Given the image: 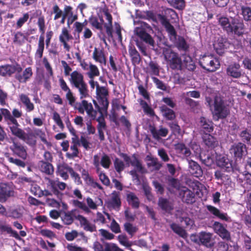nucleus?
Segmentation results:
<instances>
[{
  "label": "nucleus",
  "instance_id": "obj_1",
  "mask_svg": "<svg viewBox=\"0 0 251 251\" xmlns=\"http://www.w3.org/2000/svg\"><path fill=\"white\" fill-rule=\"evenodd\" d=\"M26 130L27 131V133L23 129L22 135L20 136L15 135V136L25 141L26 144L30 146L36 145L37 137H39L48 147H50L52 146L51 143L48 142L46 139V133L42 129L33 127L31 129L30 127H27Z\"/></svg>",
  "mask_w": 251,
  "mask_h": 251
},
{
  "label": "nucleus",
  "instance_id": "obj_2",
  "mask_svg": "<svg viewBox=\"0 0 251 251\" xmlns=\"http://www.w3.org/2000/svg\"><path fill=\"white\" fill-rule=\"evenodd\" d=\"M219 23L228 34L240 36L244 33V24L237 19L221 17L219 19Z\"/></svg>",
  "mask_w": 251,
  "mask_h": 251
},
{
  "label": "nucleus",
  "instance_id": "obj_3",
  "mask_svg": "<svg viewBox=\"0 0 251 251\" xmlns=\"http://www.w3.org/2000/svg\"><path fill=\"white\" fill-rule=\"evenodd\" d=\"M70 84L78 90L79 99H86L90 97L87 83L85 82L83 75L77 71H73L69 78Z\"/></svg>",
  "mask_w": 251,
  "mask_h": 251
},
{
  "label": "nucleus",
  "instance_id": "obj_4",
  "mask_svg": "<svg viewBox=\"0 0 251 251\" xmlns=\"http://www.w3.org/2000/svg\"><path fill=\"white\" fill-rule=\"evenodd\" d=\"M135 34L143 42L154 47V41L151 35L153 32L151 27L147 23L140 22L139 26L134 29Z\"/></svg>",
  "mask_w": 251,
  "mask_h": 251
},
{
  "label": "nucleus",
  "instance_id": "obj_5",
  "mask_svg": "<svg viewBox=\"0 0 251 251\" xmlns=\"http://www.w3.org/2000/svg\"><path fill=\"white\" fill-rule=\"evenodd\" d=\"M164 59L169 68L174 71H181L183 63L181 57L177 52L168 48H165L163 50Z\"/></svg>",
  "mask_w": 251,
  "mask_h": 251
},
{
  "label": "nucleus",
  "instance_id": "obj_6",
  "mask_svg": "<svg viewBox=\"0 0 251 251\" xmlns=\"http://www.w3.org/2000/svg\"><path fill=\"white\" fill-rule=\"evenodd\" d=\"M212 113L217 120L224 119L229 114V110L226 106L224 100L220 97H215L213 103V110Z\"/></svg>",
  "mask_w": 251,
  "mask_h": 251
},
{
  "label": "nucleus",
  "instance_id": "obj_7",
  "mask_svg": "<svg viewBox=\"0 0 251 251\" xmlns=\"http://www.w3.org/2000/svg\"><path fill=\"white\" fill-rule=\"evenodd\" d=\"M0 111L2 115L7 123L12 134L14 136L22 135L23 129L20 128V125L18 121L12 116L10 112L5 108H2Z\"/></svg>",
  "mask_w": 251,
  "mask_h": 251
},
{
  "label": "nucleus",
  "instance_id": "obj_8",
  "mask_svg": "<svg viewBox=\"0 0 251 251\" xmlns=\"http://www.w3.org/2000/svg\"><path fill=\"white\" fill-rule=\"evenodd\" d=\"M84 99H80L81 101L80 102H75V101L70 105L73 106L74 109L77 110L79 113L84 114V112L86 111L89 117L95 119L97 115V111L94 109L91 102H88L87 100Z\"/></svg>",
  "mask_w": 251,
  "mask_h": 251
},
{
  "label": "nucleus",
  "instance_id": "obj_9",
  "mask_svg": "<svg viewBox=\"0 0 251 251\" xmlns=\"http://www.w3.org/2000/svg\"><path fill=\"white\" fill-rule=\"evenodd\" d=\"M229 152L235 162L241 161L247 153V147L241 142L234 143L230 146Z\"/></svg>",
  "mask_w": 251,
  "mask_h": 251
},
{
  "label": "nucleus",
  "instance_id": "obj_10",
  "mask_svg": "<svg viewBox=\"0 0 251 251\" xmlns=\"http://www.w3.org/2000/svg\"><path fill=\"white\" fill-rule=\"evenodd\" d=\"M199 63L203 69L210 72L216 71L220 66L218 59L212 55H204L200 60Z\"/></svg>",
  "mask_w": 251,
  "mask_h": 251
},
{
  "label": "nucleus",
  "instance_id": "obj_11",
  "mask_svg": "<svg viewBox=\"0 0 251 251\" xmlns=\"http://www.w3.org/2000/svg\"><path fill=\"white\" fill-rule=\"evenodd\" d=\"M157 17L161 25L164 27L168 33L170 40L172 41H176L177 39V32L169 20L165 15L160 14H158Z\"/></svg>",
  "mask_w": 251,
  "mask_h": 251
},
{
  "label": "nucleus",
  "instance_id": "obj_12",
  "mask_svg": "<svg viewBox=\"0 0 251 251\" xmlns=\"http://www.w3.org/2000/svg\"><path fill=\"white\" fill-rule=\"evenodd\" d=\"M45 179L48 181L47 186L50 189L52 194L56 196L57 198L61 197L62 194L58 189L63 191L65 189L67 184L65 182L52 180L48 177H45Z\"/></svg>",
  "mask_w": 251,
  "mask_h": 251
},
{
  "label": "nucleus",
  "instance_id": "obj_13",
  "mask_svg": "<svg viewBox=\"0 0 251 251\" xmlns=\"http://www.w3.org/2000/svg\"><path fill=\"white\" fill-rule=\"evenodd\" d=\"M179 195L182 201L187 204H193L196 201L194 192L186 187H181L179 189Z\"/></svg>",
  "mask_w": 251,
  "mask_h": 251
},
{
  "label": "nucleus",
  "instance_id": "obj_14",
  "mask_svg": "<svg viewBox=\"0 0 251 251\" xmlns=\"http://www.w3.org/2000/svg\"><path fill=\"white\" fill-rule=\"evenodd\" d=\"M216 164L218 167L226 172H231L233 170L232 160L226 155H220L217 157Z\"/></svg>",
  "mask_w": 251,
  "mask_h": 251
},
{
  "label": "nucleus",
  "instance_id": "obj_15",
  "mask_svg": "<svg viewBox=\"0 0 251 251\" xmlns=\"http://www.w3.org/2000/svg\"><path fill=\"white\" fill-rule=\"evenodd\" d=\"M213 226L215 232L223 239L226 241L231 240L230 232L224 226L223 224L218 222H215Z\"/></svg>",
  "mask_w": 251,
  "mask_h": 251
},
{
  "label": "nucleus",
  "instance_id": "obj_16",
  "mask_svg": "<svg viewBox=\"0 0 251 251\" xmlns=\"http://www.w3.org/2000/svg\"><path fill=\"white\" fill-rule=\"evenodd\" d=\"M10 149L13 154L17 155L23 159H25L27 157V152L25 147L20 142L13 141V144L10 147Z\"/></svg>",
  "mask_w": 251,
  "mask_h": 251
},
{
  "label": "nucleus",
  "instance_id": "obj_17",
  "mask_svg": "<svg viewBox=\"0 0 251 251\" xmlns=\"http://www.w3.org/2000/svg\"><path fill=\"white\" fill-rule=\"evenodd\" d=\"M229 45L226 38L220 36L214 42L213 46L217 54L222 55Z\"/></svg>",
  "mask_w": 251,
  "mask_h": 251
},
{
  "label": "nucleus",
  "instance_id": "obj_18",
  "mask_svg": "<svg viewBox=\"0 0 251 251\" xmlns=\"http://www.w3.org/2000/svg\"><path fill=\"white\" fill-rule=\"evenodd\" d=\"M73 39V36L70 33L69 30L66 27L62 29L61 33L59 36V40L63 45L64 49L69 51L70 50V46L68 42Z\"/></svg>",
  "mask_w": 251,
  "mask_h": 251
},
{
  "label": "nucleus",
  "instance_id": "obj_19",
  "mask_svg": "<svg viewBox=\"0 0 251 251\" xmlns=\"http://www.w3.org/2000/svg\"><path fill=\"white\" fill-rule=\"evenodd\" d=\"M107 206L110 209L117 210L120 209L121 206V201L119 192L114 191L112 193L110 199L107 202Z\"/></svg>",
  "mask_w": 251,
  "mask_h": 251
},
{
  "label": "nucleus",
  "instance_id": "obj_20",
  "mask_svg": "<svg viewBox=\"0 0 251 251\" xmlns=\"http://www.w3.org/2000/svg\"><path fill=\"white\" fill-rule=\"evenodd\" d=\"M59 83L61 90L66 92V98L68 100L69 104H72L75 101V98L74 96L73 92L63 78H59Z\"/></svg>",
  "mask_w": 251,
  "mask_h": 251
},
{
  "label": "nucleus",
  "instance_id": "obj_21",
  "mask_svg": "<svg viewBox=\"0 0 251 251\" xmlns=\"http://www.w3.org/2000/svg\"><path fill=\"white\" fill-rule=\"evenodd\" d=\"M240 65L238 63H234L229 65L226 69L228 75L235 78H239L243 75Z\"/></svg>",
  "mask_w": 251,
  "mask_h": 251
},
{
  "label": "nucleus",
  "instance_id": "obj_22",
  "mask_svg": "<svg viewBox=\"0 0 251 251\" xmlns=\"http://www.w3.org/2000/svg\"><path fill=\"white\" fill-rule=\"evenodd\" d=\"M189 164V172L194 177L199 178L202 176L203 171L200 165L193 160L187 159Z\"/></svg>",
  "mask_w": 251,
  "mask_h": 251
},
{
  "label": "nucleus",
  "instance_id": "obj_23",
  "mask_svg": "<svg viewBox=\"0 0 251 251\" xmlns=\"http://www.w3.org/2000/svg\"><path fill=\"white\" fill-rule=\"evenodd\" d=\"M105 16L106 20L108 21L107 23L104 24V28L105 29L106 33L108 38H113V26H112V17L109 12L108 9L103 11Z\"/></svg>",
  "mask_w": 251,
  "mask_h": 251
},
{
  "label": "nucleus",
  "instance_id": "obj_24",
  "mask_svg": "<svg viewBox=\"0 0 251 251\" xmlns=\"http://www.w3.org/2000/svg\"><path fill=\"white\" fill-rule=\"evenodd\" d=\"M13 191L6 183L0 184V201L5 202L7 199L13 195Z\"/></svg>",
  "mask_w": 251,
  "mask_h": 251
},
{
  "label": "nucleus",
  "instance_id": "obj_25",
  "mask_svg": "<svg viewBox=\"0 0 251 251\" xmlns=\"http://www.w3.org/2000/svg\"><path fill=\"white\" fill-rule=\"evenodd\" d=\"M33 75L32 68L30 67L25 69L22 74L16 73L15 78L20 83H26L32 76Z\"/></svg>",
  "mask_w": 251,
  "mask_h": 251
},
{
  "label": "nucleus",
  "instance_id": "obj_26",
  "mask_svg": "<svg viewBox=\"0 0 251 251\" xmlns=\"http://www.w3.org/2000/svg\"><path fill=\"white\" fill-rule=\"evenodd\" d=\"M149 129L153 137L157 140H159L160 137H166L168 134V129L167 128L161 126L158 130L154 126L150 125Z\"/></svg>",
  "mask_w": 251,
  "mask_h": 251
},
{
  "label": "nucleus",
  "instance_id": "obj_27",
  "mask_svg": "<svg viewBox=\"0 0 251 251\" xmlns=\"http://www.w3.org/2000/svg\"><path fill=\"white\" fill-rule=\"evenodd\" d=\"M202 141L209 149H214L218 145L217 139L208 133H204L202 136Z\"/></svg>",
  "mask_w": 251,
  "mask_h": 251
},
{
  "label": "nucleus",
  "instance_id": "obj_28",
  "mask_svg": "<svg viewBox=\"0 0 251 251\" xmlns=\"http://www.w3.org/2000/svg\"><path fill=\"white\" fill-rule=\"evenodd\" d=\"M158 205L163 211L167 213H170L174 209L173 202L163 197L158 199Z\"/></svg>",
  "mask_w": 251,
  "mask_h": 251
},
{
  "label": "nucleus",
  "instance_id": "obj_29",
  "mask_svg": "<svg viewBox=\"0 0 251 251\" xmlns=\"http://www.w3.org/2000/svg\"><path fill=\"white\" fill-rule=\"evenodd\" d=\"M128 52L131 57L132 64L134 66L139 64L141 61V57L133 45H130L128 46Z\"/></svg>",
  "mask_w": 251,
  "mask_h": 251
},
{
  "label": "nucleus",
  "instance_id": "obj_30",
  "mask_svg": "<svg viewBox=\"0 0 251 251\" xmlns=\"http://www.w3.org/2000/svg\"><path fill=\"white\" fill-rule=\"evenodd\" d=\"M73 168L70 167L68 165L66 164H60L57 166V175L60 176L64 180H66L69 178V175L68 173L71 174V170Z\"/></svg>",
  "mask_w": 251,
  "mask_h": 251
},
{
  "label": "nucleus",
  "instance_id": "obj_31",
  "mask_svg": "<svg viewBox=\"0 0 251 251\" xmlns=\"http://www.w3.org/2000/svg\"><path fill=\"white\" fill-rule=\"evenodd\" d=\"M75 212V210H72L70 211L64 212L61 214V218L65 225H70L73 223L77 215Z\"/></svg>",
  "mask_w": 251,
  "mask_h": 251
},
{
  "label": "nucleus",
  "instance_id": "obj_32",
  "mask_svg": "<svg viewBox=\"0 0 251 251\" xmlns=\"http://www.w3.org/2000/svg\"><path fill=\"white\" fill-rule=\"evenodd\" d=\"M212 234L206 232H201L199 235V240L201 244L206 247L210 248L213 246L211 243Z\"/></svg>",
  "mask_w": 251,
  "mask_h": 251
},
{
  "label": "nucleus",
  "instance_id": "obj_33",
  "mask_svg": "<svg viewBox=\"0 0 251 251\" xmlns=\"http://www.w3.org/2000/svg\"><path fill=\"white\" fill-rule=\"evenodd\" d=\"M160 112L163 117L167 120L172 121L175 119L176 116L175 111L168 108L167 105H163L160 107Z\"/></svg>",
  "mask_w": 251,
  "mask_h": 251
},
{
  "label": "nucleus",
  "instance_id": "obj_34",
  "mask_svg": "<svg viewBox=\"0 0 251 251\" xmlns=\"http://www.w3.org/2000/svg\"><path fill=\"white\" fill-rule=\"evenodd\" d=\"M93 58L96 62L106 65V58L103 50H98L97 48H94L93 53Z\"/></svg>",
  "mask_w": 251,
  "mask_h": 251
},
{
  "label": "nucleus",
  "instance_id": "obj_35",
  "mask_svg": "<svg viewBox=\"0 0 251 251\" xmlns=\"http://www.w3.org/2000/svg\"><path fill=\"white\" fill-rule=\"evenodd\" d=\"M40 171L48 175H52L54 173V168L50 162L41 160L39 162Z\"/></svg>",
  "mask_w": 251,
  "mask_h": 251
},
{
  "label": "nucleus",
  "instance_id": "obj_36",
  "mask_svg": "<svg viewBox=\"0 0 251 251\" xmlns=\"http://www.w3.org/2000/svg\"><path fill=\"white\" fill-rule=\"evenodd\" d=\"M200 124L205 132L210 133L213 131V123L211 121L207 119L205 117H201L200 118Z\"/></svg>",
  "mask_w": 251,
  "mask_h": 251
},
{
  "label": "nucleus",
  "instance_id": "obj_37",
  "mask_svg": "<svg viewBox=\"0 0 251 251\" xmlns=\"http://www.w3.org/2000/svg\"><path fill=\"white\" fill-rule=\"evenodd\" d=\"M21 102L26 107V111L28 112L32 111L34 109V104L31 102L29 98L25 94H22L19 96Z\"/></svg>",
  "mask_w": 251,
  "mask_h": 251
},
{
  "label": "nucleus",
  "instance_id": "obj_38",
  "mask_svg": "<svg viewBox=\"0 0 251 251\" xmlns=\"http://www.w3.org/2000/svg\"><path fill=\"white\" fill-rule=\"evenodd\" d=\"M44 37L41 35L39 39L38 47L35 53V58L41 59L43 57V52L45 48Z\"/></svg>",
  "mask_w": 251,
  "mask_h": 251
},
{
  "label": "nucleus",
  "instance_id": "obj_39",
  "mask_svg": "<svg viewBox=\"0 0 251 251\" xmlns=\"http://www.w3.org/2000/svg\"><path fill=\"white\" fill-rule=\"evenodd\" d=\"M126 200L133 208H138L140 205V201L138 198L133 192L127 194Z\"/></svg>",
  "mask_w": 251,
  "mask_h": 251
},
{
  "label": "nucleus",
  "instance_id": "obj_40",
  "mask_svg": "<svg viewBox=\"0 0 251 251\" xmlns=\"http://www.w3.org/2000/svg\"><path fill=\"white\" fill-rule=\"evenodd\" d=\"M239 136L242 142L245 144L251 145V131L247 128H245L240 132Z\"/></svg>",
  "mask_w": 251,
  "mask_h": 251
},
{
  "label": "nucleus",
  "instance_id": "obj_41",
  "mask_svg": "<svg viewBox=\"0 0 251 251\" xmlns=\"http://www.w3.org/2000/svg\"><path fill=\"white\" fill-rule=\"evenodd\" d=\"M207 209L210 212V213L219 218V219L223 220H226L227 218L226 214L221 213L219 209L211 205H207L206 206Z\"/></svg>",
  "mask_w": 251,
  "mask_h": 251
},
{
  "label": "nucleus",
  "instance_id": "obj_42",
  "mask_svg": "<svg viewBox=\"0 0 251 251\" xmlns=\"http://www.w3.org/2000/svg\"><path fill=\"white\" fill-rule=\"evenodd\" d=\"M25 40H27L25 34L21 31H17L14 34L13 42L14 44L21 46L23 45Z\"/></svg>",
  "mask_w": 251,
  "mask_h": 251
},
{
  "label": "nucleus",
  "instance_id": "obj_43",
  "mask_svg": "<svg viewBox=\"0 0 251 251\" xmlns=\"http://www.w3.org/2000/svg\"><path fill=\"white\" fill-rule=\"evenodd\" d=\"M171 228L173 231L178 234L179 236L184 238L187 236V233L185 229L176 223H172L170 225Z\"/></svg>",
  "mask_w": 251,
  "mask_h": 251
},
{
  "label": "nucleus",
  "instance_id": "obj_44",
  "mask_svg": "<svg viewBox=\"0 0 251 251\" xmlns=\"http://www.w3.org/2000/svg\"><path fill=\"white\" fill-rule=\"evenodd\" d=\"M176 46L179 50L185 51H187L189 48L185 39L182 36H178Z\"/></svg>",
  "mask_w": 251,
  "mask_h": 251
},
{
  "label": "nucleus",
  "instance_id": "obj_45",
  "mask_svg": "<svg viewBox=\"0 0 251 251\" xmlns=\"http://www.w3.org/2000/svg\"><path fill=\"white\" fill-rule=\"evenodd\" d=\"M176 148L179 153L184 155L185 157H189L191 154L189 148H187L183 143L177 144Z\"/></svg>",
  "mask_w": 251,
  "mask_h": 251
},
{
  "label": "nucleus",
  "instance_id": "obj_46",
  "mask_svg": "<svg viewBox=\"0 0 251 251\" xmlns=\"http://www.w3.org/2000/svg\"><path fill=\"white\" fill-rule=\"evenodd\" d=\"M4 216L7 217H11L14 219H18L22 216V214L18 209L9 208L7 211L5 210Z\"/></svg>",
  "mask_w": 251,
  "mask_h": 251
},
{
  "label": "nucleus",
  "instance_id": "obj_47",
  "mask_svg": "<svg viewBox=\"0 0 251 251\" xmlns=\"http://www.w3.org/2000/svg\"><path fill=\"white\" fill-rule=\"evenodd\" d=\"M140 104L143 109L144 113L151 117H153L155 115V112L153 109L150 106L147 102L143 100H141Z\"/></svg>",
  "mask_w": 251,
  "mask_h": 251
},
{
  "label": "nucleus",
  "instance_id": "obj_48",
  "mask_svg": "<svg viewBox=\"0 0 251 251\" xmlns=\"http://www.w3.org/2000/svg\"><path fill=\"white\" fill-rule=\"evenodd\" d=\"M12 65H5L0 67V75L2 76H11L13 74Z\"/></svg>",
  "mask_w": 251,
  "mask_h": 251
},
{
  "label": "nucleus",
  "instance_id": "obj_49",
  "mask_svg": "<svg viewBox=\"0 0 251 251\" xmlns=\"http://www.w3.org/2000/svg\"><path fill=\"white\" fill-rule=\"evenodd\" d=\"M148 160L150 161L147 163L148 166L153 167L155 170L158 171L162 166V164L158 161L157 158L149 157Z\"/></svg>",
  "mask_w": 251,
  "mask_h": 251
},
{
  "label": "nucleus",
  "instance_id": "obj_50",
  "mask_svg": "<svg viewBox=\"0 0 251 251\" xmlns=\"http://www.w3.org/2000/svg\"><path fill=\"white\" fill-rule=\"evenodd\" d=\"M88 21L93 27L100 31L102 30V27L99 24L98 17L92 15L89 18Z\"/></svg>",
  "mask_w": 251,
  "mask_h": 251
},
{
  "label": "nucleus",
  "instance_id": "obj_51",
  "mask_svg": "<svg viewBox=\"0 0 251 251\" xmlns=\"http://www.w3.org/2000/svg\"><path fill=\"white\" fill-rule=\"evenodd\" d=\"M132 158H133V160H131V161H130V165L132 166L135 167L137 169L138 171H139L141 173H143V170H144V167H143L140 160L136 157V154H133L132 155Z\"/></svg>",
  "mask_w": 251,
  "mask_h": 251
},
{
  "label": "nucleus",
  "instance_id": "obj_52",
  "mask_svg": "<svg viewBox=\"0 0 251 251\" xmlns=\"http://www.w3.org/2000/svg\"><path fill=\"white\" fill-rule=\"evenodd\" d=\"M113 164L115 170L119 174H120L125 168L124 162L117 157L115 158Z\"/></svg>",
  "mask_w": 251,
  "mask_h": 251
},
{
  "label": "nucleus",
  "instance_id": "obj_53",
  "mask_svg": "<svg viewBox=\"0 0 251 251\" xmlns=\"http://www.w3.org/2000/svg\"><path fill=\"white\" fill-rule=\"evenodd\" d=\"M80 171L81 173L82 177L86 183L88 185H93L94 179L90 176L88 171L85 169H82V170H80Z\"/></svg>",
  "mask_w": 251,
  "mask_h": 251
},
{
  "label": "nucleus",
  "instance_id": "obj_54",
  "mask_svg": "<svg viewBox=\"0 0 251 251\" xmlns=\"http://www.w3.org/2000/svg\"><path fill=\"white\" fill-rule=\"evenodd\" d=\"M79 144V140H77L76 143H75L73 144V145H72L70 147L71 150L73 151V152L70 153H66V156L69 158H73L75 157H76L78 156V154L79 153L78 150L77 148V145Z\"/></svg>",
  "mask_w": 251,
  "mask_h": 251
},
{
  "label": "nucleus",
  "instance_id": "obj_55",
  "mask_svg": "<svg viewBox=\"0 0 251 251\" xmlns=\"http://www.w3.org/2000/svg\"><path fill=\"white\" fill-rule=\"evenodd\" d=\"M124 228L125 230L131 236H133L138 229L136 226H133L132 224L129 222H126L124 224Z\"/></svg>",
  "mask_w": 251,
  "mask_h": 251
},
{
  "label": "nucleus",
  "instance_id": "obj_56",
  "mask_svg": "<svg viewBox=\"0 0 251 251\" xmlns=\"http://www.w3.org/2000/svg\"><path fill=\"white\" fill-rule=\"evenodd\" d=\"M29 18L28 13H25L23 14V16L20 17L17 20L16 26L17 29L21 28L28 21Z\"/></svg>",
  "mask_w": 251,
  "mask_h": 251
},
{
  "label": "nucleus",
  "instance_id": "obj_57",
  "mask_svg": "<svg viewBox=\"0 0 251 251\" xmlns=\"http://www.w3.org/2000/svg\"><path fill=\"white\" fill-rule=\"evenodd\" d=\"M171 6L178 9H182L185 7L184 0H167Z\"/></svg>",
  "mask_w": 251,
  "mask_h": 251
},
{
  "label": "nucleus",
  "instance_id": "obj_58",
  "mask_svg": "<svg viewBox=\"0 0 251 251\" xmlns=\"http://www.w3.org/2000/svg\"><path fill=\"white\" fill-rule=\"evenodd\" d=\"M89 69L90 71L88 73V75L90 79L94 78L95 76L100 75V71L95 65L91 64L89 66Z\"/></svg>",
  "mask_w": 251,
  "mask_h": 251
},
{
  "label": "nucleus",
  "instance_id": "obj_59",
  "mask_svg": "<svg viewBox=\"0 0 251 251\" xmlns=\"http://www.w3.org/2000/svg\"><path fill=\"white\" fill-rule=\"evenodd\" d=\"M97 83V89H96V94L100 97H106V96L108 95V90L105 87H100L98 82H96Z\"/></svg>",
  "mask_w": 251,
  "mask_h": 251
},
{
  "label": "nucleus",
  "instance_id": "obj_60",
  "mask_svg": "<svg viewBox=\"0 0 251 251\" xmlns=\"http://www.w3.org/2000/svg\"><path fill=\"white\" fill-rule=\"evenodd\" d=\"M151 74L155 75H159V66L156 62L151 61L149 64Z\"/></svg>",
  "mask_w": 251,
  "mask_h": 251
},
{
  "label": "nucleus",
  "instance_id": "obj_61",
  "mask_svg": "<svg viewBox=\"0 0 251 251\" xmlns=\"http://www.w3.org/2000/svg\"><path fill=\"white\" fill-rule=\"evenodd\" d=\"M100 116H99L96 119V121L98 122V124L97 125V129L106 130L107 128V126L104 116L103 115V113H100Z\"/></svg>",
  "mask_w": 251,
  "mask_h": 251
},
{
  "label": "nucleus",
  "instance_id": "obj_62",
  "mask_svg": "<svg viewBox=\"0 0 251 251\" xmlns=\"http://www.w3.org/2000/svg\"><path fill=\"white\" fill-rule=\"evenodd\" d=\"M168 126L172 130V133L175 135L181 134V128L180 126L176 123L171 122L168 124Z\"/></svg>",
  "mask_w": 251,
  "mask_h": 251
},
{
  "label": "nucleus",
  "instance_id": "obj_63",
  "mask_svg": "<svg viewBox=\"0 0 251 251\" xmlns=\"http://www.w3.org/2000/svg\"><path fill=\"white\" fill-rule=\"evenodd\" d=\"M111 164L109 156L104 154L101 157L100 160L101 165L105 169H108Z\"/></svg>",
  "mask_w": 251,
  "mask_h": 251
},
{
  "label": "nucleus",
  "instance_id": "obj_64",
  "mask_svg": "<svg viewBox=\"0 0 251 251\" xmlns=\"http://www.w3.org/2000/svg\"><path fill=\"white\" fill-rule=\"evenodd\" d=\"M52 119L56 124L62 129L64 128V125L60 118V115L56 111L53 113Z\"/></svg>",
  "mask_w": 251,
  "mask_h": 251
}]
</instances>
